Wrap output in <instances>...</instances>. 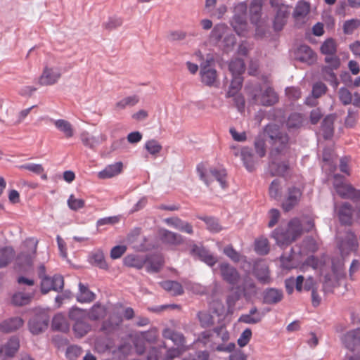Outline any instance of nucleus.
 Masks as SVG:
<instances>
[{"label": "nucleus", "instance_id": "f257e3e1", "mask_svg": "<svg viewBox=\"0 0 360 360\" xmlns=\"http://www.w3.org/2000/svg\"><path fill=\"white\" fill-rule=\"evenodd\" d=\"M303 226L298 217L292 218L285 227L279 226L271 233L279 246H288L301 236Z\"/></svg>", "mask_w": 360, "mask_h": 360}, {"label": "nucleus", "instance_id": "4be33fe9", "mask_svg": "<svg viewBox=\"0 0 360 360\" xmlns=\"http://www.w3.org/2000/svg\"><path fill=\"white\" fill-rule=\"evenodd\" d=\"M283 298V292L281 289L269 288L264 290L262 299L264 303L268 304H276L280 302Z\"/></svg>", "mask_w": 360, "mask_h": 360}, {"label": "nucleus", "instance_id": "c03bdc74", "mask_svg": "<svg viewBox=\"0 0 360 360\" xmlns=\"http://www.w3.org/2000/svg\"><path fill=\"white\" fill-rule=\"evenodd\" d=\"M139 101V98L136 95H132L125 97L120 101H117L115 105L116 110H121L125 109L127 107H132L137 104Z\"/></svg>", "mask_w": 360, "mask_h": 360}, {"label": "nucleus", "instance_id": "cd10ccee", "mask_svg": "<svg viewBox=\"0 0 360 360\" xmlns=\"http://www.w3.org/2000/svg\"><path fill=\"white\" fill-rule=\"evenodd\" d=\"M23 323L20 316H12L0 324V330L4 333H10L20 328Z\"/></svg>", "mask_w": 360, "mask_h": 360}, {"label": "nucleus", "instance_id": "603ef678", "mask_svg": "<svg viewBox=\"0 0 360 360\" xmlns=\"http://www.w3.org/2000/svg\"><path fill=\"white\" fill-rule=\"evenodd\" d=\"M271 167H274L275 171L272 173L273 175L284 176L287 174L289 169V163L288 161H284L276 164L274 161L271 163Z\"/></svg>", "mask_w": 360, "mask_h": 360}, {"label": "nucleus", "instance_id": "20e7f679", "mask_svg": "<svg viewBox=\"0 0 360 360\" xmlns=\"http://www.w3.org/2000/svg\"><path fill=\"white\" fill-rule=\"evenodd\" d=\"M333 187L336 193L342 199H349L353 202L360 200V190L353 186L345 183V177L339 174L333 176Z\"/></svg>", "mask_w": 360, "mask_h": 360}, {"label": "nucleus", "instance_id": "9d476101", "mask_svg": "<svg viewBox=\"0 0 360 360\" xmlns=\"http://www.w3.org/2000/svg\"><path fill=\"white\" fill-rule=\"evenodd\" d=\"M19 347V338L16 336L11 337L6 344L0 346V360H11Z\"/></svg>", "mask_w": 360, "mask_h": 360}, {"label": "nucleus", "instance_id": "ea45409f", "mask_svg": "<svg viewBox=\"0 0 360 360\" xmlns=\"http://www.w3.org/2000/svg\"><path fill=\"white\" fill-rule=\"evenodd\" d=\"M79 295L77 296V300L80 302H91L94 300L96 295L91 291L87 285H84L82 283H79Z\"/></svg>", "mask_w": 360, "mask_h": 360}, {"label": "nucleus", "instance_id": "0eeeda50", "mask_svg": "<svg viewBox=\"0 0 360 360\" xmlns=\"http://www.w3.org/2000/svg\"><path fill=\"white\" fill-rule=\"evenodd\" d=\"M190 255L210 266H213L217 262V259L204 246L193 243L191 245Z\"/></svg>", "mask_w": 360, "mask_h": 360}, {"label": "nucleus", "instance_id": "4468645a", "mask_svg": "<svg viewBox=\"0 0 360 360\" xmlns=\"http://www.w3.org/2000/svg\"><path fill=\"white\" fill-rule=\"evenodd\" d=\"M235 156L240 155L243 166L247 171L252 172L255 170V160L252 149L249 147H243L240 151L234 152Z\"/></svg>", "mask_w": 360, "mask_h": 360}, {"label": "nucleus", "instance_id": "f8f14e48", "mask_svg": "<svg viewBox=\"0 0 360 360\" xmlns=\"http://www.w3.org/2000/svg\"><path fill=\"white\" fill-rule=\"evenodd\" d=\"M234 289L239 291L240 296L243 295L247 300L255 297L257 292L254 281L248 276L244 278L242 283Z\"/></svg>", "mask_w": 360, "mask_h": 360}, {"label": "nucleus", "instance_id": "e2e57ef3", "mask_svg": "<svg viewBox=\"0 0 360 360\" xmlns=\"http://www.w3.org/2000/svg\"><path fill=\"white\" fill-rule=\"evenodd\" d=\"M254 146L259 157L263 158L266 155V141L261 136L256 137Z\"/></svg>", "mask_w": 360, "mask_h": 360}, {"label": "nucleus", "instance_id": "c9c22d12", "mask_svg": "<svg viewBox=\"0 0 360 360\" xmlns=\"http://www.w3.org/2000/svg\"><path fill=\"white\" fill-rule=\"evenodd\" d=\"M55 127L60 131L63 133L67 139L72 138L74 136V129L70 122L63 119L53 120Z\"/></svg>", "mask_w": 360, "mask_h": 360}, {"label": "nucleus", "instance_id": "ddd939ff", "mask_svg": "<svg viewBox=\"0 0 360 360\" xmlns=\"http://www.w3.org/2000/svg\"><path fill=\"white\" fill-rule=\"evenodd\" d=\"M297 59L309 65H311L316 62L317 56L310 46L305 44L299 46L296 51Z\"/></svg>", "mask_w": 360, "mask_h": 360}, {"label": "nucleus", "instance_id": "5fc2aeb1", "mask_svg": "<svg viewBox=\"0 0 360 360\" xmlns=\"http://www.w3.org/2000/svg\"><path fill=\"white\" fill-rule=\"evenodd\" d=\"M269 193L271 198L277 200L281 196V181L276 179H274L269 188Z\"/></svg>", "mask_w": 360, "mask_h": 360}, {"label": "nucleus", "instance_id": "864d4df0", "mask_svg": "<svg viewBox=\"0 0 360 360\" xmlns=\"http://www.w3.org/2000/svg\"><path fill=\"white\" fill-rule=\"evenodd\" d=\"M89 330L90 326L82 320H77L73 326V330L77 337L84 336Z\"/></svg>", "mask_w": 360, "mask_h": 360}, {"label": "nucleus", "instance_id": "f03ea898", "mask_svg": "<svg viewBox=\"0 0 360 360\" xmlns=\"http://www.w3.org/2000/svg\"><path fill=\"white\" fill-rule=\"evenodd\" d=\"M264 134L271 147V155L274 153L285 154L287 152L289 148V136L276 124H267L264 128Z\"/></svg>", "mask_w": 360, "mask_h": 360}, {"label": "nucleus", "instance_id": "79ce46f5", "mask_svg": "<svg viewBox=\"0 0 360 360\" xmlns=\"http://www.w3.org/2000/svg\"><path fill=\"white\" fill-rule=\"evenodd\" d=\"M320 51L323 55H334L338 51V44L333 38H327L321 44Z\"/></svg>", "mask_w": 360, "mask_h": 360}, {"label": "nucleus", "instance_id": "39448f33", "mask_svg": "<svg viewBox=\"0 0 360 360\" xmlns=\"http://www.w3.org/2000/svg\"><path fill=\"white\" fill-rule=\"evenodd\" d=\"M358 246L357 237L352 231H347L338 244L340 255L343 259L351 252H356Z\"/></svg>", "mask_w": 360, "mask_h": 360}, {"label": "nucleus", "instance_id": "3c124183", "mask_svg": "<svg viewBox=\"0 0 360 360\" xmlns=\"http://www.w3.org/2000/svg\"><path fill=\"white\" fill-rule=\"evenodd\" d=\"M188 348L184 347H171L167 349L162 360H173L175 358L180 357Z\"/></svg>", "mask_w": 360, "mask_h": 360}, {"label": "nucleus", "instance_id": "7ed1b4c3", "mask_svg": "<svg viewBox=\"0 0 360 360\" xmlns=\"http://www.w3.org/2000/svg\"><path fill=\"white\" fill-rule=\"evenodd\" d=\"M248 6L245 1L240 2L234 6L233 15L230 24L238 36L245 37L248 31L247 20Z\"/></svg>", "mask_w": 360, "mask_h": 360}, {"label": "nucleus", "instance_id": "58836bf2", "mask_svg": "<svg viewBox=\"0 0 360 360\" xmlns=\"http://www.w3.org/2000/svg\"><path fill=\"white\" fill-rule=\"evenodd\" d=\"M89 261L91 264L101 269L106 270L108 269V265L105 259L104 254L101 250L92 252L89 256Z\"/></svg>", "mask_w": 360, "mask_h": 360}, {"label": "nucleus", "instance_id": "e433bc0d", "mask_svg": "<svg viewBox=\"0 0 360 360\" xmlns=\"http://www.w3.org/2000/svg\"><path fill=\"white\" fill-rule=\"evenodd\" d=\"M15 250L11 246H6L0 250V269L6 267L13 259Z\"/></svg>", "mask_w": 360, "mask_h": 360}, {"label": "nucleus", "instance_id": "774afa93", "mask_svg": "<svg viewBox=\"0 0 360 360\" xmlns=\"http://www.w3.org/2000/svg\"><path fill=\"white\" fill-rule=\"evenodd\" d=\"M338 95L339 99L343 105H347L352 103V95L347 88L341 87L339 89Z\"/></svg>", "mask_w": 360, "mask_h": 360}, {"label": "nucleus", "instance_id": "37998d69", "mask_svg": "<svg viewBox=\"0 0 360 360\" xmlns=\"http://www.w3.org/2000/svg\"><path fill=\"white\" fill-rule=\"evenodd\" d=\"M51 329L55 331L67 333L70 330V324L65 316H53L52 319Z\"/></svg>", "mask_w": 360, "mask_h": 360}, {"label": "nucleus", "instance_id": "bf43d9fd", "mask_svg": "<svg viewBox=\"0 0 360 360\" xmlns=\"http://www.w3.org/2000/svg\"><path fill=\"white\" fill-rule=\"evenodd\" d=\"M122 24V18L117 16L109 17L108 20L103 23L102 26L108 31H112Z\"/></svg>", "mask_w": 360, "mask_h": 360}, {"label": "nucleus", "instance_id": "a19ab883", "mask_svg": "<svg viewBox=\"0 0 360 360\" xmlns=\"http://www.w3.org/2000/svg\"><path fill=\"white\" fill-rule=\"evenodd\" d=\"M198 219L206 224L207 230L211 233H219L222 230V226L220 225L219 219L214 217L198 216Z\"/></svg>", "mask_w": 360, "mask_h": 360}, {"label": "nucleus", "instance_id": "2eb2a0df", "mask_svg": "<svg viewBox=\"0 0 360 360\" xmlns=\"http://www.w3.org/2000/svg\"><path fill=\"white\" fill-rule=\"evenodd\" d=\"M60 77L61 73L58 69L45 66L39 77V83L41 86L53 85L57 83Z\"/></svg>", "mask_w": 360, "mask_h": 360}, {"label": "nucleus", "instance_id": "b1692460", "mask_svg": "<svg viewBox=\"0 0 360 360\" xmlns=\"http://www.w3.org/2000/svg\"><path fill=\"white\" fill-rule=\"evenodd\" d=\"M105 314V308L99 302L95 303L90 311L81 309L76 307H72L68 315H104Z\"/></svg>", "mask_w": 360, "mask_h": 360}, {"label": "nucleus", "instance_id": "de8ad7c7", "mask_svg": "<svg viewBox=\"0 0 360 360\" xmlns=\"http://www.w3.org/2000/svg\"><path fill=\"white\" fill-rule=\"evenodd\" d=\"M229 69L232 75H241L245 70V62L240 58L233 59L229 64Z\"/></svg>", "mask_w": 360, "mask_h": 360}, {"label": "nucleus", "instance_id": "9b49d317", "mask_svg": "<svg viewBox=\"0 0 360 360\" xmlns=\"http://www.w3.org/2000/svg\"><path fill=\"white\" fill-rule=\"evenodd\" d=\"M252 99L263 106H271L278 101V96L271 86H267L260 96L255 94Z\"/></svg>", "mask_w": 360, "mask_h": 360}, {"label": "nucleus", "instance_id": "338daca9", "mask_svg": "<svg viewBox=\"0 0 360 360\" xmlns=\"http://www.w3.org/2000/svg\"><path fill=\"white\" fill-rule=\"evenodd\" d=\"M255 249L259 255H266L269 251L268 240L266 239L256 240L255 243Z\"/></svg>", "mask_w": 360, "mask_h": 360}, {"label": "nucleus", "instance_id": "5701e85b", "mask_svg": "<svg viewBox=\"0 0 360 360\" xmlns=\"http://www.w3.org/2000/svg\"><path fill=\"white\" fill-rule=\"evenodd\" d=\"M274 20L273 22L274 29L276 31H281L285 25L290 11L288 6H281L277 8Z\"/></svg>", "mask_w": 360, "mask_h": 360}, {"label": "nucleus", "instance_id": "1a4fd4ad", "mask_svg": "<svg viewBox=\"0 0 360 360\" xmlns=\"http://www.w3.org/2000/svg\"><path fill=\"white\" fill-rule=\"evenodd\" d=\"M219 268L222 279L226 283L231 285L232 290H233V286L238 283L240 278V274L237 269L227 262L220 263Z\"/></svg>", "mask_w": 360, "mask_h": 360}, {"label": "nucleus", "instance_id": "0e129e2a", "mask_svg": "<svg viewBox=\"0 0 360 360\" xmlns=\"http://www.w3.org/2000/svg\"><path fill=\"white\" fill-rule=\"evenodd\" d=\"M326 91V85L321 82H317L313 84L311 96L316 99L324 95Z\"/></svg>", "mask_w": 360, "mask_h": 360}, {"label": "nucleus", "instance_id": "680f3d73", "mask_svg": "<svg viewBox=\"0 0 360 360\" xmlns=\"http://www.w3.org/2000/svg\"><path fill=\"white\" fill-rule=\"evenodd\" d=\"M68 205L73 211H77L85 206V201L81 198H76L73 194L68 199Z\"/></svg>", "mask_w": 360, "mask_h": 360}, {"label": "nucleus", "instance_id": "6ab92c4d", "mask_svg": "<svg viewBox=\"0 0 360 360\" xmlns=\"http://www.w3.org/2000/svg\"><path fill=\"white\" fill-rule=\"evenodd\" d=\"M263 0H252L249 8L250 20L252 24L259 27L262 15Z\"/></svg>", "mask_w": 360, "mask_h": 360}, {"label": "nucleus", "instance_id": "c85d7f7f", "mask_svg": "<svg viewBox=\"0 0 360 360\" xmlns=\"http://www.w3.org/2000/svg\"><path fill=\"white\" fill-rule=\"evenodd\" d=\"M295 290L301 292L303 290L310 291L313 288L314 285H316V282L312 276H309L306 279L302 275H299L297 278H295Z\"/></svg>", "mask_w": 360, "mask_h": 360}, {"label": "nucleus", "instance_id": "bb28decb", "mask_svg": "<svg viewBox=\"0 0 360 360\" xmlns=\"http://www.w3.org/2000/svg\"><path fill=\"white\" fill-rule=\"evenodd\" d=\"M41 316H33L28 323L29 329L34 335H38L44 331L49 326V319H41Z\"/></svg>", "mask_w": 360, "mask_h": 360}, {"label": "nucleus", "instance_id": "6e6552de", "mask_svg": "<svg viewBox=\"0 0 360 360\" xmlns=\"http://www.w3.org/2000/svg\"><path fill=\"white\" fill-rule=\"evenodd\" d=\"M38 240L35 238H28L23 242V251L17 256V260L27 264L32 262L37 253Z\"/></svg>", "mask_w": 360, "mask_h": 360}, {"label": "nucleus", "instance_id": "473e14b6", "mask_svg": "<svg viewBox=\"0 0 360 360\" xmlns=\"http://www.w3.org/2000/svg\"><path fill=\"white\" fill-rule=\"evenodd\" d=\"M305 122L304 115L300 112H291L286 121V127L289 130L301 128Z\"/></svg>", "mask_w": 360, "mask_h": 360}, {"label": "nucleus", "instance_id": "4d7b16f0", "mask_svg": "<svg viewBox=\"0 0 360 360\" xmlns=\"http://www.w3.org/2000/svg\"><path fill=\"white\" fill-rule=\"evenodd\" d=\"M310 5L306 1H299L294 10L293 15L295 18L304 17L307 15L309 11Z\"/></svg>", "mask_w": 360, "mask_h": 360}, {"label": "nucleus", "instance_id": "052dcab7", "mask_svg": "<svg viewBox=\"0 0 360 360\" xmlns=\"http://www.w3.org/2000/svg\"><path fill=\"white\" fill-rule=\"evenodd\" d=\"M82 353L81 347L75 345L68 347L65 352V357L68 360H76Z\"/></svg>", "mask_w": 360, "mask_h": 360}, {"label": "nucleus", "instance_id": "f3484780", "mask_svg": "<svg viewBox=\"0 0 360 360\" xmlns=\"http://www.w3.org/2000/svg\"><path fill=\"white\" fill-rule=\"evenodd\" d=\"M342 342L352 352L360 351V328L347 332L342 338Z\"/></svg>", "mask_w": 360, "mask_h": 360}, {"label": "nucleus", "instance_id": "a878e982", "mask_svg": "<svg viewBox=\"0 0 360 360\" xmlns=\"http://www.w3.org/2000/svg\"><path fill=\"white\" fill-rule=\"evenodd\" d=\"M162 336L165 339L172 340L176 347L188 348L186 345V339L181 333L176 332L170 328H165L162 332Z\"/></svg>", "mask_w": 360, "mask_h": 360}, {"label": "nucleus", "instance_id": "4c0bfd02", "mask_svg": "<svg viewBox=\"0 0 360 360\" xmlns=\"http://www.w3.org/2000/svg\"><path fill=\"white\" fill-rule=\"evenodd\" d=\"M162 288L170 292L172 295H181L184 293L183 286L180 283L175 281H165L161 283Z\"/></svg>", "mask_w": 360, "mask_h": 360}, {"label": "nucleus", "instance_id": "423d86ee", "mask_svg": "<svg viewBox=\"0 0 360 360\" xmlns=\"http://www.w3.org/2000/svg\"><path fill=\"white\" fill-rule=\"evenodd\" d=\"M302 193V190L295 186H292L287 188L285 195L281 203V207L284 212L291 211L299 205Z\"/></svg>", "mask_w": 360, "mask_h": 360}, {"label": "nucleus", "instance_id": "69168bd1", "mask_svg": "<svg viewBox=\"0 0 360 360\" xmlns=\"http://www.w3.org/2000/svg\"><path fill=\"white\" fill-rule=\"evenodd\" d=\"M145 148L147 150V151L153 155H156L162 150V146L158 143V141L155 139H151L145 143Z\"/></svg>", "mask_w": 360, "mask_h": 360}, {"label": "nucleus", "instance_id": "72a5a7b5", "mask_svg": "<svg viewBox=\"0 0 360 360\" xmlns=\"http://www.w3.org/2000/svg\"><path fill=\"white\" fill-rule=\"evenodd\" d=\"M229 30V27L226 24H217L214 25L210 34V40L218 43L223 39Z\"/></svg>", "mask_w": 360, "mask_h": 360}, {"label": "nucleus", "instance_id": "dca6fc26", "mask_svg": "<svg viewBox=\"0 0 360 360\" xmlns=\"http://www.w3.org/2000/svg\"><path fill=\"white\" fill-rule=\"evenodd\" d=\"M160 238L163 244L176 247L184 243V237L181 234L163 229L160 231Z\"/></svg>", "mask_w": 360, "mask_h": 360}, {"label": "nucleus", "instance_id": "a18cd8bd", "mask_svg": "<svg viewBox=\"0 0 360 360\" xmlns=\"http://www.w3.org/2000/svg\"><path fill=\"white\" fill-rule=\"evenodd\" d=\"M243 77L241 75H233L229 90L226 93V97L234 96L241 89L243 85Z\"/></svg>", "mask_w": 360, "mask_h": 360}, {"label": "nucleus", "instance_id": "09e8293b", "mask_svg": "<svg viewBox=\"0 0 360 360\" xmlns=\"http://www.w3.org/2000/svg\"><path fill=\"white\" fill-rule=\"evenodd\" d=\"M210 172L220 184L221 188H225L228 186L226 182L227 172L224 168L217 169L212 167L210 169Z\"/></svg>", "mask_w": 360, "mask_h": 360}, {"label": "nucleus", "instance_id": "8fccbe9b", "mask_svg": "<svg viewBox=\"0 0 360 360\" xmlns=\"http://www.w3.org/2000/svg\"><path fill=\"white\" fill-rule=\"evenodd\" d=\"M32 296L24 292H17L11 298V302L15 306H23L30 303Z\"/></svg>", "mask_w": 360, "mask_h": 360}, {"label": "nucleus", "instance_id": "2f4dec72", "mask_svg": "<svg viewBox=\"0 0 360 360\" xmlns=\"http://www.w3.org/2000/svg\"><path fill=\"white\" fill-rule=\"evenodd\" d=\"M146 257L137 255H128L124 259V266L128 267H134L137 269H141L146 264Z\"/></svg>", "mask_w": 360, "mask_h": 360}, {"label": "nucleus", "instance_id": "f704fd0d", "mask_svg": "<svg viewBox=\"0 0 360 360\" xmlns=\"http://www.w3.org/2000/svg\"><path fill=\"white\" fill-rule=\"evenodd\" d=\"M334 118L331 115H327L322 120L321 131L324 139H330L334 134Z\"/></svg>", "mask_w": 360, "mask_h": 360}, {"label": "nucleus", "instance_id": "49530a36", "mask_svg": "<svg viewBox=\"0 0 360 360\" xmlns=\"http://www.w3.org/2000/svg\"><path fill=\"white\" fill-rule=\"evenodd\" d=\"M240 297V292L236 290L226 297L227 312L226 315H232L235 312L236 304Z\"/></svg>", "mask_w": 360, "mask_h": 360}, {"label": "nucleus", "instance_id": "393cba45", "mask_svg": "<svg viewBox=\"0 0 360 360\" xmlns=\"http://www.w3.org/2000/svg\"><path fill=\"white\" fill-rule=\"evenodd\" d=\"M122 169V162H117L107 165L103 170L98 172V176L101 179H110L120 174Z\"/></svg>", "mask_w": 360, "mask_h": 360}, {"label": "nucleus", "instance_id": "aec40b11", "mask_svg": "<svg viewBox=\"0 0 360 360\" xmlns=\"http://www.w3.org/2000/svg\"><path fill=\"white\" fill-rule=\"evenodd\" d=\"M252 270L255 276L261 283L268 284L271 282L269 270L264 262H255Z\"/></svg>", "mask_w": 360, "mask_h": 360}, {"label": "nucleus", "instance_id": "412c9836", "mask_svg": "<svg viewBox=\"0 0 360 360\" xmlns=\"http://www.w3.org/2000/svg\"><path fill=\"white\" fill-rule=\"evenodd\" d=\"M352 205L347 202H342L338 210V217L340 224L342 225H351L352 223Z\"/></svg>", "mask_w": 360, "mask_h": 360}, {"label": "nucleus", "instance_id": "13d9d810", "mask_svg": "<svg viewBox=\"0 0 360 360\" xmlns=\"http://www.w3.org/2000/svg\"><path fill=\"white\" fill-rule=\"evenodd\" d=\"M236 44V37L231 30L225 35L222 39V46L224 51H229L233 48Z\"/></svg>", "mask_w": 360, "mask_h": 360}, {"label": "nucleus", "instance_id": "7c9ffc66", "mask_svg": "<svg viewBox=\"0 0 360 360\" xmlns=\"http://www.w3.org/2000/svg\"><path fill=\"white\" fill-rule=\"evenodd\" d=\"M336 70L338 69L326 65H323L321 68V73L323 79L328 82L334 89H337L340 84L334 72Z\"/></svg>", "mask_w": 360, "mask_h": 360}, {"label": "nucleus", "instance_id": "a211bd4d", "mask_svg": "<svg viewBox=\"0 0 360 360\" xmlns=\"http://www.w3.org/2000/svg\"><path fill=\"white\" fill-rule=\"evenodd\" d=\"M200 75L203 84L207 86H214L217 78V73L216 70L211 68L209 64L201 65Z\"/></svg>", "mask_w": 360, "mask_h": 360}, {"label": "nucleus", "instance_id": "6e6d98bb", "mask_svg": "<svg viewBox=\"0 0 360 360\" xmlns=\"http://www.w3.org/2000/svg\"><path fill=\"white\" fill-rule=\"evenodd\" d=\"M360 26V20L353 18L345 21L343 24V32L345 34H352Z\"/></svg>", "mask_w": 360, "mask_h": 360}, {"label": "nucleus", "instance_id": "c756f323", "mask_svg": "<svg viewBox=\"0 0 360 360\" xmlns=\"http://www.w3.org/2000/svg\"><path fill=\"white\" fill-rule=\"evenodd\" d=\"M146 259V271L148 273H158L164 265V259L161 255H152Z\"/></svg>", "mask_w": 360, "mask_h": 360}]
</instances>
